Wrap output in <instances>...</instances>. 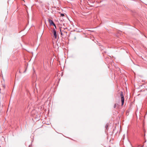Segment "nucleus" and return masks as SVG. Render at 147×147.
<instances>
[{
    "mask_svg": "<svg viewBox=\"0 0 147 147\" xmlns=\"http://www.w3.org/2000/svg\"><path fill=\"white\" fill-rule=\"evenodd\" d=\"M108 125H109L108 124H107L106 125V126H105V128L107 129L108 127Z\"/></svg>",
    "mask_w": 147,
    "mask_h": 147,
    "instance_id": "5",
    "label": "nucleus"
},
{
    "mask_svg": "<svg viewBox=\"0 0 147 147\" xmlns=\"http://www.w3.org/2000/svg\"><path fill=\"white\" fill-rule=\"evenodd\" d=\"M61 16L63 17V16H64V14H63V13H61Z\"/></svg>",
    "mask_w": 147,
    "mask_h": 147,
    "instance_id": "6",
    "label": "nucleus"
},
{
    "mask_svg": "<svg viewBox=\"0 0 147 147\" xmlns=\"http://www.w3.org/2000/svg\"><path fill=\"white\" fill-rule=\"evenodd\" d=\"M26 71V69L25 70L24 72V73Z\"/></svg>",
    "mask_w": 147,
    "mask_h": 147,
    "instance_id": "8",
    "label": "nucleus"
},
{
    "mask_svg": "<svg viewBox=\"0 0 147 147\" xmlns=\"http://www.w3.org/2000/svg\"><path fill=\"white\" fill-rule=\"evenodd\" d=\"M118 106V104H115L114 106V108H115L116 107H117Z\"/></svg>",
    "mask_w": 147,
    "mask_h": 147,
    "instance_id": "4",
    "label": "nucleus"
},
{
    "mask_svg": "<svg viewBox=\"0 0 147 147\" xmlns=\"http://www.w3.org/2000/svg\"><path fill=\"white\" fill-rule=\"evenodd\" d=\"M52 32H53V34L55 38H56L57 37V32L55 30V28H54L52 30Z\"/></svg>",
    "mask_w": 147,
    "mask_h": 147,
    "instance_id": "2",
    "label": "nucleus"
},
{
    "mask_svg": "<svg viewBox=\"0 0 147 147\" xmlns=\"http://www.w3.org/2000/svg\"><path fill=\"white\" fill-rule=\"evenodd\" d=\"M48 21L50 24V25H53V26L55 25V24L54 22L51 19H49Z\"/></svg>",
    "mask_w": 147,
    "mask_h": 147,
    "instance_id": "3",
    "label": "nucleus"
},
{
    "mask_svg": "<svg viewBox=\"0 0 147 147\" xmlns=\"http://www.w3.org/2000/svg\"><path fill=\"white\" fill-rule=\"evenodd\" d=\"M120 95L121 96V101L122 103V105H123L124 103V99L123 95V92L121 91V92Z\"/></svg>",
    "mask_w": 147,
    "mask_h": 147,
    "instance_id": "1",
    "label": "nucleus"
},
{
    "mask_svg": "<svg viewBox=\"0 0 147 147\" xmlns=\"http://www.w3.org/2000/svg\"><path fill=\"white\" fill-rule=\"evenodd\" d=\"M60 31L61 32V29H60Z\"/></svg>",
    "mask_w": 147,
    "mask_h": 147,
    "instance_id": "10",
    "label": "nucleus"
},
{
    "mask_svg": "<svg viewBox=\"0 0 147 147\" xmlns=\"http://www.w3.org/2000/svg\"><path fill=\"white\" fill-rule=\"evenodd\" d=\"M55 26V29H56V26L55 24V26Z\"/></svg>",
    "mask_w": 147,
    "mask_h": 147,
    "instance_id": "7",
    "label": "nucleus"
},
{
    "mask_svg": "<svg viewBox=\"0 0 147 147\" xmlns=\"http://www.w3.org/2000/svg\"><path fill=\"white\" fill-rule=\"evenodd\" d=\"M61 35H62V33L61 32Z\"/></svg>",
    "mask_w": 147,
    "mask_h": 147,
    "instance_id": "9",
    "label": "nucleus"
}]
</instances>
